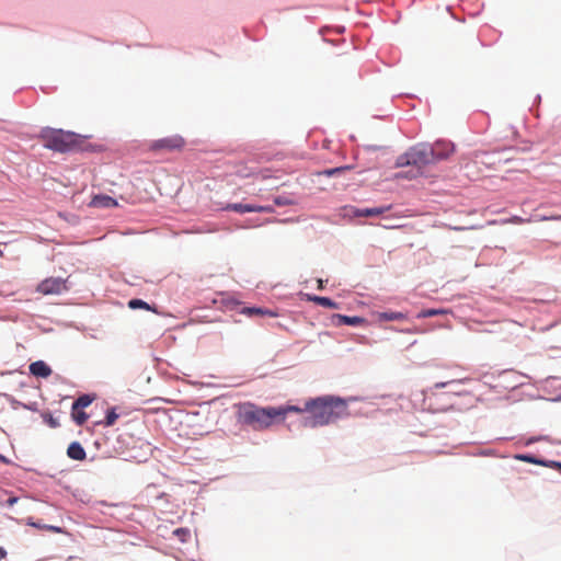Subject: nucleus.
I'll list each match as a JSON object with an SVG mask.
<instances>
[{"label":"nucleus","instance_id":"47","mask_svg":"<svg viewBox=\"0 0 561 561\" xmlns=\"http://www.w3.org/2000/svg\"><path fill=\"white\" fill-rule=\"evenodd\" d=\"M400 331H401V332H405V333H412V332H414V330H413V329H405V330H400Z\"/></svg>","mask_w":561,"mask_h":561},{"label":"nucleus","instance_id":"32","mask_svg":"<svg viewBox=\"0 0 561 561\" xmlns=\"http://www.w3.org/2000/svg\"><path fill=\"white\" fill-rule=\"evenodd\" d=\"M243 313L245 314H249V316H262L263 313V308L261 307H245L243 309Z\"/></svg>","mask_w":561,"mask_h":561},{"label":"nucleus","instance_id":"42","mask_svg":"<svg viewBox=\"0 0 561 561\" xmlns=\"http://www.w3.org/2000/svg\"><path fill=\"white\" fill-rule=\"evenodd\" d=\"M0 462L3 463V465H11L12 461L7 458L4 455L0 454Z\"/></svg>","mask_w":561,"mask_h":561},{"label":"nucleus","instance_id":"48","mask_svg":"<svg viewBox=\"0 0 561 561\" xmlns=\"http://www.w3.org/2000/svg\"><path fill=\"white\" fill-rule=\"evenodd\" d=\"M508 437H497L496 440H508Z\"/></svg>","mask_w":561,"mask_h":561},{"label":"nucleus","instance_id":"29","mask_svg":"<svg viewBox=\"0 0 561 561\" xmlns=\"http://www.w3.org/2000/svg\"><path fill=\"white\" fill-rule=\"evenodd\" d=\"M275 205H259V204H253V213H266V214H272L275 211V208H274Z\"/></svg>","mask_w":561,"mask_h":561},{"label":"nucleus","instance_id":"3","mask_svg":"<svg viewBox=\"0 0 561 561\" xmlns=\"http://www.w3.org/2000/svg\"><path fill=\"white\" fill-rule=\"evenodd\" d=\"M473 382L474 379L470 377L436 382L433 389L448 388V390L442 393H433L437 403L442 402L435 410L440 412L467 411L476 407L478 398L473 394V390L462 388V386Z\"/></svg>","mask_w":561,"mask_h":561},{"label":"nucleus","instance_id":"39","mask_svg":"<svg viewBox=\"0 0 561 561\" xmlns=\"http://www.w3.org/2000/svg\"><path fill=\"white\" fill-rule=\"evenodd\" d=\"M43 527L47 530H50L53 533H62V528L59 527V526H54V525H43Z\"/></svg>","mask_w":561,"mask_h":561},{"label":"nucleus","instance_id":"17","mask_svg":"<svg viewBox=\"0 0 561 561\" xmlns=\"http://www.w3.org/2000/svg\"><path fill=\"white\" fill-rule=\"evenodd\" d=\"M222 210L239 214L253 213V203H228L222 207Z\"/></svg>","mask_w":561,"mask_h":561},{"label":"nucleus","instance_id":"33","mask_svg":"<svg viewBox=\"0 0 561 561\" xmlns=\"http://www.w3.org/2000/svg\"><path fill=\"white\" fill-rule=\"evenodd\" d=\"M363 148L367 152H375V151H378V150H383V151L389 150V147L378 146V145H365Z\"/></svg>","mask_w":561,"mask_h":561},{"label":"nucleus","instance_id":"37","mask_svg":"<svg viewBox=\"0 0 561 561\" xmlns=\"http://www.w3.org/2000/svg\"><path fill=\"white\" fill-rule=\"evenodd\" d=\"M540 439H542L541 436H530L529 438L526 439L525 446H530V445L535 444L536 442H539Z\"/></svg>","mask_w":561,"mask_h":561},{"label":"nucleus","instance_id":"1","mask_svg":"<svg viewBox=\"0 0 561 561\" xmlns=\"http://www.w3.org/2000/svg\"><path fill=\"white\" fill-rule=\"evenodd\" d=\"M354 398L345 399L335 394H323L309 398L304 403L306 415L299 419L301 426L307 428L323 427L350 416L348 401Z\"/></svg>","mask_w":561,"mask_h":561},{"label":"nucleus","instance_id":"18","mask_svg":"<svg viewBox=\"0 0 561 561\" xmlns=\"http://www.w3.org/2000/svg\"><path fill=\"white\" fill-rule=\"evenodd\" d=\"M127 306L131 310H138L144 309L148 311H152L154 313H158L157 306L156 305H149L147 301L140 299V298H131L128 300Z\"/></svg>","mask_w":561,"mask_h":561},{"label":"nucleus","instance_id":"24","mask_svg":"<svg viewBox=\"0 0 561 561\" xmlns=\"http://www.w3.org/2000/svg\"><path fill=\"white\" fill-rule=\"evenodd\" d=\"M116 407H111L106 410L105 417L102 421V424L104 426H112L115 424L117 419L119 417V414L116 411Z\"/></svg>","mask_w":561,"mask_h":561},{"label":"nucleus","instance_id":"35","mask_svg":"<svg viewBox=\"0 0 561 561\" xmlns=\"http://www.w3.org/2000/svg\"><path fill=\"white\" fill-rule=\"evenodd\" d=\"M19 501L18 496L11 495L5 501L1 502L4 506L12 507Z\"/></svg>","mask_w":561,"mask_h":561},{"label":"nucleus","instance_id":"34","mask_svg":"<svg viewBox=\"0 0 561 561\" xmlns=\"http://www.w3.org/2000/svg\"><path fill=\"white\" fill-rule=\"evenodd\" d=\"M477 456H482V457H492V456H497V453L495 449H481L479 450L478 453H476Z\"/></svg>","mask_w":561,"mask_h":561},{"label":"nucleus","instance_id":"51","mask_svg":"<svg viewBox=\"0 0 561 561\" xmlns=\"http://www.w3.org/2000/svg\"><path fill=\"white\" fill-rule=\"evenodd\" d=\"M100 504H101V505H106V502L101 501V502H100Z\"/></svg>","mask_w":561,"mask_h":561},{"label":"nucleus","instance_id":"27","mask_svg":"<svg viewBox=\"0 0 561 561\" xmlns=\"http://www.w3.org/2000/svg\"><path fill=\"white\" fill-rule=\"evenodd\" d=\"M446 311L444 309L426 308V309H422L421 311H419L416 314V318L417 319L432 318V317H435L438 314H443Z\"/></svg>","mask_w":561,"mask_h":561},{"label":"nucleus","instance_id":"30","mask_svg":"<svg viewBox=\"0 0 561 561\" xmlns=\"http://www.w3.org/2000/svg\"><path fill=\"white\" fill-rule=\"evenodd\" d=\"M42 416L44 422L48 424L51 428H56L60 425L59 421L56 417H54L50 413H44Z\"/></svg>","mask_w":561,"mask_h":561},{"label":"nucleus","instance_id":"43","mask_svg":"<svg viewBox=\"0 0 561 561\" xmlns=\"http://www.w3.org/2000/svg\"><path fill=\"white\" fill-rule=\"evenodd\" d=\"M8 552L3 547H0V561L7 557Z\"/></svg>","mask_w":561,"mask_h":561},{"label":"nucleus","instance_id":"21","mask_svg":"<svg viewBox=\"0 0 561 561\" xmlns=\"http://www.w3.org/2000/svg\"><path fill=\"white\" fill-rule=\"evenodd\" d=\"M95 399V394L92 393H83L80 394L73 402H72V410L75 409H81L89 407Z\"/></svg>","mask_w":561,"mask_h":561},{"label":"nucleus","instance_id":"46","mask_svg":"<svg viewBox=\"0 0 561 561\" xmlns=\"http://www.w3.org/2000/svg\"><path fill=\"white\" fill-rule=\"evenodd\" d=\"M318 284H319V288L322 289L323 288V280L321 278L318 279Z\"/></svg>","mask_w":561,"mask_h":561},{"label":"nucleus","instance_id":"20","mask_svg":"<svg viewBox=\"0 0 561 561\" xmlns=\"http://www.w3.org/2000/svg\"><path fill=\"white\" fill-rule=\"evenodd\" d=\"M424 175V171H420L419 169L412 168L410 170L400 171L394 174L396 180H416L420 176Z\"/></svg>","mask_w":561,"mask_h":561},{"label":"nucleus","instance_id":"15","mask_svg":"<svg viewBox=\"0 0 561 561\" xmlns=\"http://www.w3.org/2000/svg\"><path fill=\"white\" fill-rule=\"evenodd\" d=\"M67 456L72 460L82 461L85 459L87 453L80 442L73 440L68 445Z\"/></svg>","mask_w":561,"mask_h":561},{"label":"nucleus","instance_id":"45","mask_svg":"<svg viewBox=\"0 0 561 561\" xmlns=\"http://www.w3.org/2000/svg\"><path fill=\"white\" fill-rule=\"evenodd\" d=\"M468 402V399H458V404H466Z\"/></svg>","mask_w":561,"mask_h":561},{"label":"nucleus","instance_id":"19","mask_svg":"<svg viewBox=\"0 0 561 561\" xmlns=\"http://www.w3.org/2000/svg\"><path fill=\"white\" fill-rule=\"evenodd\" d=\"M377 319L379 322L399 321L408 319V314L401 311H382L378 312Z\"/></svg>","mask_w":561,"mask_h":561},{"label":"nucleus","instance_id":"12","mask_svg":"<svg viewBox=\"0 0 561 561\" xmlns=\"http://www.w3.org/2000/svg\"><path fill=\"white\" fill-rule=\"evenodd\" d=\"M28 370L32 376L44 379L48 378L53 373L50 366L42 359L31 363Z\"/></svg>","mask_w":561,"mask_h":561},{"label":"nucleus","instance_id":"38","mask_svg":"<svg viewBox=\"0 0 561 561\" xmlns=\"http://www.w3.org/2000/svg\"><path fill=\"white\" fill-rule=\"evenodd\" d=\"M22 407L28 411H37V403L36 402H30V403H24L22 404Z\"/></svg>","mask_w":561,"mask_h":561},{"label":"nucleus","instance_id":"25","mask_svg":"<svg viewBox=\"0 0 561 561\" xmlns=\"http://www.w3.org/2000/svg\"><path fill=\"white\" fill-rule=\"evenodd\" d=\"M71 417L77 425L81 426L87 422L89 415L81 409H71Z\"/></svg>","mask_w":561,"mask_h":561},{"label":"nucleus","instance_id":"13","mask_svg":"<svg viewBox=\"0 0 561 561\" xmlns=\"http://www.w3.org/2000/svg\"><path fill=\"white\" fill-rule=\"evenodd\" d=\"M89 206L95 207V208H114L118 206V202L106 194H96L92 197Z\"/></svg>","mask_w":561,"mask_h":561},{"label":"nucleus","instance_id":"11","mask_svg":"<svg viewBox=\"0 0 561 561\" xmlns=\"http://www.w3.org/2000/svg\"><path fill=\"white\" fill-rule=\"evenodd\" d=\"M366 322V319L359 316H347L341 313H335L332 316V323L335 327L348 325L356 328L365 324Z\"/></svg>","mask_w":561,"mask_h":561},{"label":"nucleus","instance_id":"8","mask_svg":"<svg viewBox=\"0 0 561 561\" xmlns=\"http://www.w3.org/2000/svg\"><path fill=\"white\" fill-rule=\"evenodd\" d=\"M431 147L433 149V163L446 160L455 151V144L445 139L436 140L431 144Z\"/></svg>","mask_w":561,"mask_h":561},{"label":"nucleus","instance_id":"23","mask_svg":"<svg viewBox=\"0 0 561 561\" xmlns=\"http://www.w3.org/2000/svg\"><path fill=\"white\" fill-rule=\"evenodd\" d=\"M513 458L518 461L528 462V463H533V465H537V466H540L541 459H542V458H540L534 454H529V453L515 454L513 456Z\"/></svg>","mask_w":561,"mask_h":561},{"label":"nucleus","instance_id":"2","mask_svg":"<svg viewBox=\"0 0 561 561\" xmlns=\"http://www.w3.org/2000/svg\"><path fill=\"white\" fill-rule=\"evenodd\" d=\"M37 137L43 141L44 148L58 153H99L103 150L101 145L87 142L90 136L65 130L62 128L43 127Z\"/></svg>","mask_w":561,"mask_h":561},{"label":"nucleus","instance_id":"4","mask_svg":"<svg viewBox=\"0 0 561 561\" xmlns=\"http://www.w3.org/2000/svg\"><path fill=\"white\" fill-rule=\"evenodd\" d=\"M280 411L274 407L260 408L252 402H244L239 405L238 422L251 426L253 430H264L278 420Z\"/></svg>","mask_w":561,"mask_h":561},{"label":"nucleus","instance_id":"26","mask_svg":"<svg viewBox=\"0 0 561 561\" xmlns=\"http://www.w3.org/2000/svg\"><path fill=\"white\" fill-rule=\"evenodd\" d=\"M352 169H353V165H350V164L340 165V167H335V168L325 169L322 172V174L331 178V176L340 175V174L344 173L345 171H348Z\"/></svg>","mask_w":561,"mask_h":561},{"label":"nucleus","instance_id":"7","mask_svg":"<svg viewBox=\"0 0 561 561\" xmlns=\"http://www.w3.org/2000/svg\"><path fill=\"white\" fill-rule=\"evenodd\" d=\"M70 288L68 278L47 277L37 285L36 290L42 295H60Z\"/></svg>","mask_w":561,"mask_h":561},{"label":"nucleus","instance_id":"5","mask_svg":"<svg viewBox=\"0 0 561 561\" xmlns=\"http://www.w3.org/2000/svg\"><path fill=\"white\" fill-rule=\"evenodd\" d=\"M433 164V149L431 144L419 142L410 147L405 152L398 156L394 162L396 168L412 167L424 171V168Z\"/></svg>","mask_w":561,"mask_h":561},{"label":"nucleus","instance_id":"36","mask_svg":"<svg viewBox=\"0 0 561 561\" xmlns=\"http://www.w3.org/2000/svg\"><path fill=\"white\" fill-rule=\"evenodd\" d=\"M174 535L181 537V541H185V538L184 536H188L190 535V531L185 528H178L174 530Z\"/></svg>","mask_w":561,"mask_h":561},{"label":"nucleus","instance_id":"9","mask_svg":"<svg viewBox=\"0 0 561 561\" xmlns=\"http://www.w3.org/2000/svg\"><path fill=\"white\" fill-rule=\"evenodd\" d=\"M184 144H185V141L181 136L174 135V136L164 137V138H160V139L152 141L150 149L153 151L175 150V149H181L184 146Z\"/></svg>","mask_w":561,"mask_h":561},{"label":"nucleus","instance_id":"31","mask_svg":"<svg viewBox=\"0 0 561 561\" xmlns=\"http://www.w3.org/2000/svg\"><path fill=\"white\" fill-rule=\"evenodd\" d=\"M560 463H561V461H558V460H550V459L542 458L540 466L551 468V469H554L558 471Z\"/></svg>","mask_w":561,"mask_h":561},{"label":"nucleus","instance_id":"40","mask_svg":"<svg viewBox=\"0 0 561 561\" xmlns=\"http://www.w3.org/2000/svg\"><path fill=\"white\" fill-rule=\"evenodd\" d=\"M262 316L276 317L277 312L267 308H263Z\"/></svg>","mask_w":561,"mask_h":561},{"label":"nucleus","instance_id":"28","mask_svg":"<svg viewBox=\"0 0 561 561\" xmlns=\"http://www.w3.org/2000/svg\"><path fill=\"white\" fill-rule=\"evenodd\" d=\"M317 305L328 309H337L339 304L330 297L322 296L317 298Z\"/></svg>","mask_w":561,"mask_h":561},{"label":"nucleus","instance_id":"50","mask_svg":"<svg viewBox=\"0 0 561 561\" xmlns=\"http://www.w3.org/2000/svg\"><path fill=\"white\" fill-rule=\"evenodd\" d=\"M556 401H561V394L556 399Z\"/></svg>","mask_w":561,"mask_h":561},{"label":"nucleus","instance_id":"49","mask_svg":"<svg viewBox=\"0 0 561 561\" xmlns=\"http://www.w3.org/2000/svg\"><path fill=\"white\" fill-rule=\"evenodd\" d=\"M344 30H345V27H344V26H342V27H340V28H339V32H340V33H341V32H344Z\"/></svg>","mask_w":561,"mask_h":561},{"label":"nucleus","instance_id":"6","mask_svg":"<svg viewBox=\"0 0 561 561\" xmlns=\"http://www.w3.org/2000/svg\"><path fill=\"white\" fill-rule=\"evenodd\" d=\"M392 208L391 204L380 205L377 207H357L354 205H344L341 207V215L344 218H362V217H377L383 215Z\"/></svg>","mask_w":561,"mask_h":561},{"label":"nucleus","instance_id":"44","mask_svg":"<svg viewBox=\"0 0 561 561\" xmlns=\"http://www.w3.org/2000/svg\"><path fill=\"white\" fill-rule=\"evenodd\" d=\"M28 525H31V526H33V527H36V528H43V529H45V528L43 527V525L37 524V523L30 522V523H28Z\"/></svg>","mask_w":561,"mask_h":561},{"label":"nucleus","instance_id":"14","mask_svg":"<svg viewBox=\"0 0 561 561\" xmlns=\"http://www.w3.org/2000/svg\"><path fill=\"white\" fill-rule=\"evenodd\" d=\"M500 377L506 383V388H517L522 386L524 382L520 380L522 378L527 377L526 375L519 374L513 369L503 370L500 374Z\"/></svg>","mask_w":561,"mask_h":561},{"label":"nucleus","instance_id":"41","mask_svg":"<svg viewBox=\"0 0 561 561\" xmlns=\"http://www.w3.org/2000/svg\"><path fill=\"white\" fill-rule=\"evenodd\" d=\"M321 296L312 295V294H306V298L308 301H312L317 304V298H320Z\"/></svg>","mask_w":561,"mask_h":561},{"label":"nucleus","instance_id":"22","mask_svg":"<svg viewBox=\"0 0 561 561\" xmlns=\"http://www.w3.org/2000/svg\"><path fill=\"white\" fill-rule=\"evenodd\" d=\"M276 410L282 412V414H279V416H278V419H280V420H284L288 412H295V413L301 414V416L307 414V411L304 410V405L300 407V405H290L289 404L286 407H277Z\"/></svg>","mask_w":561,"mask_h":561},{"label":"nucleus","instance_id":"10","mask_svg":"<svg viewBox=\"0 0 561 561\" xmlns=\"http://www.w3.org/2000/svg\"><path fill=\"white\" fill-rule=\"evenodd\" d=\"M135 444L136 445L131 448L130 457L138 462L147 461L153 456V451L157 449L151 443L144 439H138Z\"/></svg>","mask_w":561,"mask_h":561},{"label":"nucleus","instance_id":"16","mask_svg":"<svg viewBox=\"0 0 561 561\" xmlns=\"http://www.w3.org/2000/svg\"><path fill=\"white\" fill-rule=\"evenodd\" d=\"M273 204L275 206H279V207L291 206V205H297L298 199L291 193H283V194L273 196Z\"/></svg>","mask_w":561,"mask_h":561}]
</instances>
